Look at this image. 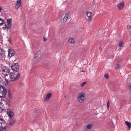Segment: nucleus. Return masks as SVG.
Instances as JSON below:
<instances>
[{
	"mask_svg": "<svg viewBox=\"0 0 131 131\" xmlns=\"http://www.w3.org/2000/svg\"><path fill=\"white\" fill-rule=\"evenodd\" d=\"M20 75V74L18 72H12L10 73L9 78L11 81H16L19 78Z\"/></svg>",
	"mask_w": 131,
	"mask_h": 131,
	"instance_id": "1",
	"label": "nucleus"
},
{
	"mask_svg": "<svg viewBox=\"0 0 131 131\" xmlns=\"http://www.w3.org/2000/svg\"><path fill=\"white\" fill-rule=\"evenodd\" d=\"M84 93L82 92L79 93L77 96V99L78 102L80 103H82L85 100V97L84 96Z\"/></svg>",
	"mask_w": 131,
	"mask_h": 131,
	"instance_id": "2",
	"label": "nucleus"
},
{
	"mask_svg": "<svg viewBox=\"0 0 131 131\" xmlns=\"http://www.w3.org/2000/svg\"><path fill=\"white\" fill-rule=\"evenodd\" d=\"M6 93V90L5 87L0 85V97H4Z\"/></svg>",
	"mask_w": 131,
	"mask_h": 131,
	"instance_id": "3",
	"label": "nucleus"
},
{
	"mask_svg": "<svg viewBox=\"0 0 131 131\" xmlns=\"http://www.w3.org/2000/svg\"><path fill=\"white\" fill-rule=\"evenodd\" d=\"M19 66L17 63H14L12 66L11 68L12 70L14 72H17L19 70Z\"/></svg>",
	"mask_w": 131,
	"mask_h": 131,
	"instance_id": "4",
	"label": "nucleus"
},
{
	"mask_svg": "<svg viewBox=\"0 0 131 131\" xmlns=\"http://www.w3.org/2000/svg\"><path fill=\"white\" fill-rule=\"evenodd\" d=\"M7 113L10 118L12 119L14 116V113L12 111L9 109H8L7 111Z\"/></svg>",
	"mask_w": 131,
	"mask_h": 131,
	"instance_id": "5",
	"label": "nucleus"
},
{
	"mask_svg": "<svg viewBox=\"0 0 131 131\" xmlns=\"http://www.w3.org/2000/svg\"><path fill=\"white\" fill-rule=\"evenodd\" d=\"M2 73L5 75L7 76L9 72V70L8 68H2Z\"/></svg>",
	"mask_w": 131,
	"mask_h": 131,
	"instance_id": "6",
	"label": "nucleus"
},
{
	"mask_svg": "<svg viewBox=\"0 0 131 131\" xmlns=\"http://www.w3.org/2000/svg\"><path fill=\"white\" fill-rule=\"evenodd\" d=\"M86 16L88 17V20L89 21H90L92 19V13L89 11H87L86 13Z\"/></svg>",
	"mask_w": 131,
	"mask_h": 131,
	"instance_id": "7",
	"label": "nucleus"
},
{
	"mask_svg": "<svg viewBox=\"0 0 131 131\" xmlns=\"http://www.w3.org/2000/svg\"><path fill=\"white\" fill-rule=\"evenodd\" d=\"M5 52L3 49L0 48V59H3L5 57Z\"/></svg>",
	"mask_w": 131,
	"mask_h": 131,
	"instance_id": "8",
	"label": "nucleus"
},
{
	"mask_svg": "<svg viewBox=\"0 0 131 131\" xmlns=\"http://www.w3.org/2000/svg\"><path fill=\"white\" fill-rule=\"evenodd\" d=\"M124 6V2L122 1L118 3L117 5V7L118 9L121 10L123 9Z\"/></svg>",
	"mask_w": 131,
	"mask_h": 131,
	"instance_id": "9",
	"label": "nucleus"
},
{
	"mask_svg": "<svg viewBox=\"0 0 131 131\" xmlns=\"http://www.w3.org/2000/svg\"><path fill=\"white\" fill-rule=\"evenodd\" d=\"M15 54V52L12 49H9L8 50V55L10 57L13 56Z\"/></svg>",
	"mask_w": 131,
	"mask_h": 131,
	"instance_id": "10",
	"label": "nucleus"
},
{
	"mask_svg": "<svg viewBox=\"0 0 131 131\" xmlns=\"http://www.w3.org/2000/svg\"><path fill=\"white\" fill-rule=\"evenodd\" d=\"M70 14L67 13L65 14L62 20H63L64 22H66L68 19L70 17Z\"/></svg>",
	"mask_w": 131,
	"mask_h": 131,
	"instance_id": "11",
	"label": "nucleus"
},
{
	"mask_svg": "<svg viewBox=\"0 0 131 131\" xmlns=\"http://www.w3.org/2000/svg\"><path fill=\"white\" fill-rule=\"evenodd\" d=\"M21 5V0H18L17 1L16 3L15 4V8L16 9H17Z\"/></svg>",
	"mask_w": 131,
	"mask_h": 131,
	"instance_id": "12",
	"label": "nucleus"
},
{
	"mask_svg": "<svg viewBox=\"0 0 131 131\" xmlns=\"http://www.w3.org/2000/svg\"><path fill=\"white\" fill-rule=\"evenodd\" d=\"M39 59L38 58L36 59L34 57V59L33 60L32 63L34 64H36L39 63Z\"/></svg>",
	"mask_w": 131,
	"mask_h": 131,
	"instance_id": "13",
	"label": "nucleus"
},
{
	"mask_svg": "<svg viewBox=\"0 0 131 131\" xmlns=\"http://www.w3.org/2000/svg\"><path fill=\"white\" fill-rule=\"evenodd\" d=\"M93 126L92 124H89L87 125L86 128L85 129V131H89Z\"/></svg>",
	"mask_w": 131,
	"mask_h": 131,
	"instance_id": "14",
	"label": "nucleus"
},
{
	"mask_svg": "<svg viewBox=\"0 0 131 131\" xmlns=\"http://www.w3.org/2000/svg\"><path fill=\"white\" fill-rule=\"evenodd\" d=\"M51 96V93H49L48 94L46 97L45 98V100L46 101L48 100Z\"/></svg>",
	"mask_w": 131,
	"mask_h": 131,
	"instance_id": "15",
	"label": "nucleus"
},
{
	"mask_svg": "<svg viewBox=\"0 0 131 131\" xmlns=\"http://www.w3.org/2000/svg\"><path fill=\"white\" fill-rule=\"evenodd\" d=\"M5 123V121L2 118H0V126L4 125Z\"/></svg>",
	"mask_w": 131,
	"mask_h": 131,
	"instance_id": "16",
	"label": "nucleus"
},
{
	"mask_svg": "<svg viewBox=\"0 0 131 131\" xmlns=\"http://www.w3.org/2000/svg\"><path fill=\"white\" fill-rule=\"evenodd\" d=\"M16 121V120L15 119L10 121L9 123V124L10 126H12L14 124Z\"/></svg>",
	"mask_w": 131,
	"mask_h": 131,
	"instance_id": "17",
	"label": "nucleus"
},
{
	"mask_svg": "<svg viewBox=\"0 0 131 131\" xmlns=\"http://www.w3.org/2000/svg\"><path fill=\"white\" fill-rule=\"evenodd\" d=\"M6 127L5 126H0V131H6Z\"/></svg>",
	"mask_w": 131,
	"mask_h": 131,
	"instance_id": "18",
	"label": "nucleus"
},
{
	"mask_svg": "<svg viewBox=\"0 0 131 131\" xmlns=\"http://www.w3.org/2000/svg\"><path fill=\"white\" fill-rule=\"evenodd\" d=\"M125 123L128 127V129L129 130L131 127V123L130 122L128 121H126Z\"/></svg>",
	"mask_w": 131,
	"mask_h": 131,
	"instance_id": "19",
	"label": "nucleus"
},
{
	"mask_svg": "<svg viewBox=\"0 0 131 131\" xmlns=\"http://www.w3.org/2000/svg\"><path fill=\"white\" fill-rule=\"evenodd\" d=\"M41 51H39L35 53L34 56V58H36V57H38V56L41 54Z\"/></svg>",
	"mask_w": 131,
	"mask_h": 131,
	"instance_id": "20",
	"label": "nucleus"
},
{
	"mask_svg": "<svg viewBox=\"0 0 131 131\" xmlns=\"http://www.w3.org/2000/svg\"><path fill=\"white\" fill-rule=\"evenodd\" d=\"M4 104L0 102V112H2L3 110Z\"/></svg>",
	"mask_w": 131,
	"mask_h": 131,
	"instance_id": "21",
	"label": "nucleus"
},
{
	"mask_svg": "<svg viewBox=\"0 0 131 131\" xmlns=\"http://www.w3.org/2000/svg\"><path fill=\"white\" fill-rule=\"evenodd\" d=\"M7 22L8 25L11 26L12 19H7Z\"/></svg>",
	"mask_w": 131,
	"mask_h": 131,
	"instance_id": "22",
	"label": "nucleus"
},
{
	"mask_svg": "<svg viewBox=\"0 0 131 131\" xmlns=\"http://www.w3.org/2000/svg\"><path fill=\"white\" fill-rule=\"evenodd\" d=\"M69 43H74V39L70 38L69 40Z\"/></svg>",
	"mask_w": 131,
	"mask_h": 131,
	"instance_id": "23",
	"label": "nucleus"
},
{
	"mask_svg": "<svg viewBox=\"0 0 131 131\" xmlns=\"http://www.w3.org/2000/svg\"><path fill=\"white\" fill-rule=\"evenodd\" d=\"M4 20L0 18V26H1L4 24Z\"/></svg>",
	"mask_w": 131,
	"mask_h": 131,
	"instance_id": "24",
	"label": "nucleus"
},
{
	"mask_svg": "<svg viewBox=\"0 0 131 131\" xmlns=\"http://www.w3.org/2000/svg\"><path fill=\"white\" fill-rule=\"evenodd\" d=\"M8 83V81L7 80L5 79V81L4 82V84L5 85H7Z\"/></svg>",
	"mask_w": 131,
	"mask_h": 131,
	"instance_id": "25",
	"label": "nucleus"
},
{
	"mask_svg": "<svg viewBox=\"0 0 131 131\" xmlns=\"http://www.w3.org/2000/svg\"><path fill=\"white\" fill-rule=\"evenodd\" d=\"M86 83V82H84L82 83L80 85V87H83L85 85V84Z\"/></svg>",
	"mask_w": 131,
	"mask_h": 131,
	"instance_id": "26",
	"label": "nucleus"
},
{
	"mask_svg": "<svg viewBox=\"0 0 131 131\" xmlns=\"http://www.w3.org/2000/svg\"><path fill=\"white\" fill-rule=\"evenodd\" d=\"M123 44V42L122 41H120L118 44L119 46V47H121L122 46Z\"/></svg>",
	"mask_w": 131,
	"mask_h": 131,
	"instance_id": "27",
	"label": "nucleus"
},
{
	"mask_svg": "<svg viewBox=\"0 0 131 131\" xmlns=\"http://www.w3.org/2000/svg\"><path fill=\"white\" fill-rule=\"evenodd\" d=\"M104 77H105V78L106 79H107L109 78L108 75L107 74H105L104 75Z\"/></svg>",
	"mask_w": 131,
	"mask_h": 131,
	"instance_id": "28",
	"label": "nucleus"
},
{
	"mask_svg": "<svg viewBox=\"0 0 131 131\" xmlns=\"http://www.w3.org/2000/svg\"><path fill=\"white\" fill-rule=\"evenodd\" d=\"M109 100H108V102L107 103V109H108L109 108Z\"/></svg>",
	"mask_w": 131,
	"mask_h": 131,
	"instance_id": "29",
	"label": "nucleus"
},
{
	"mask_svg": "<svg viewBox=\"0 0 131 131\" xmlns=\"http://www.w3.org/2000/svg\"><path fill=\"white\" fill-rule=\"evenodd\" d=\"M11 25H8V26H7L6 25V28L7 29H8L11 27Z\"/></svg>",
	"mask_w": 131,
	"mask_h": 131,
	"instance_id": "30",
	"label": "nucleus"
},
{
	"mask_svg": "<svg viewBox=\"0 0 131 131\" xmlns=\"http://www.w3.org/2000/svg\"><path fill=\"white\" fill-rule=\"evenodd\" d=\"M127 29L128 30H129L131 28V26L130 25H127Z\"/></svg>",
	"mask_w": 131,
	"mask_h": 131,
	"instance_id": "31",
	"label": "nucleus"
},
{
	"mask_svg": "<svg viewBox=\"0 0 131 131\" xmlns=\"http://www.w3.org/2000/svg\"><path fill=\"white\" fill-rule=\"evenodd\" d=\"M119 67V65L118 64H117L115 65V68L117 69H118Z\"/></svg>",
	"mask_w": 131,
	"mask_h": 131,
	"instance_id": "32",
	"label": "nucleus"
},
{
	"mask_svg": "<svg viewBox=\"0 0 131 131\" xmlns=\"http://www.w3.org/2000/svg\"><path fill=\"white\" fill-rule=\"evenodd\" d=\"M128 86L129 89L131 90V83L129 84Z\"/></svg>",
	"mask_w": 131,
	"mask_h": 131,
	"instance_id": "33",
	"label": "nucleus"
},
{
	"mask_svg": "<svg viewBox=\"0 0 131 131\" xmlns=\"http://www.w3.org/2000/svg\"><path fill=\"white\" fill-rule=\"evenodd\" d=\"M43 38H44V41H46L47 40L46 39V38H45L44 37Z\"/></svg>",
	"mask_w": 131,
	"mask_h": 131,
	"instance_id": "34",
	"label": "nucleus"
},
{
	"mask_svg": "<svg viewBox=\"0 0 131 131\" xmlns=\"http://www.w3.org/2000/svg\"><path fill=\"white\" fill-rule=\"evenodd\" d=\"M2 9V8L0 6V12L1 11Z\"/></svg>",
	"mask_w": 131,
	"mask_h": 131,
	"instance_id": "35",
	"label": "nucleus"
},
{
	"mask_svg": "<svg viewBox=\"0 0 131 131\" xmlns=\"http://www.w3.org/2000/svg\"><path fill=\"white\" fill-rule=\"evenodd\" d=\"M82 72H85V71L83 70H82Z\"/></svg>",
	"mask_w": 131,
	"mask_h": 131,
	"instance_id": "36",
	"label": "nucleus"
},
{
	"mask_svg": "<svg viewBox=\"0 0 131 131\" xmlns=\"http://www.w3.org/2000/svg\"><path fill=\"white\" fill-rule=\"evenodd\" d=\"M130 46H131V44L130 45Z\"/></svg>",
	"mask_w": 131,
	"mask_h": 131,
	"instance_id": "37",
	"label": "nucleus"
},
{
	"mask_svg": "<svg viewBox=\"0 0 131 131\" xmlns=\"http://www.w3.org/2000/svg\"><path fill=\"white\" fill-rule=\"evenodd\" d=\"M130 34H131V31H130Z\"/></svg>",
	"mask_w": 131,
	"mask_h": 131,
	"instance_id": "38",
	"label": "nucleus"
}]
</instances>
